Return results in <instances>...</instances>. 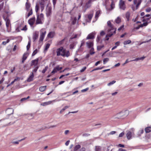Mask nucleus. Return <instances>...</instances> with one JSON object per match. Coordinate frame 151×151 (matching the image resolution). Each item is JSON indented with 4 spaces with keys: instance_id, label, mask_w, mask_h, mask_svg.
I'll use <instances>...</instances> for the list:
<instances>
[{
    "instance_id": "nucleus-1",
    "label": "nucleus",
    "mask_w": 151,
    "mask_h": 151,
    "mask_svg": "<svg viewBox=\"0 0 151 151\" xmlns=\"http://www.w3.org/2000/svg\"><path fill=\"white\" fill-rule=\"evenodd\" d=\"M50 3V0H41L40 1L37 2L36 3L35 6V10L36 12H37L39 9L40 7V8L41 12H42L44 9L45 5L47 4Z\"/></svg>"
},
{
    "instance_id": "nucleus-2",
    "label": "nucleus",
    "mask_w": 151,
    "mask_h": 151,
    "mask_svg": "<svg viewBox=\"0 0 151 151\" xmlns=\"http://www.w3.org/2000/svg\"><path fill=\"white\" fill-rule=\"evenodd\" d=\"M107 24L109 29H108V34L106 35V40H108L109 39L108 37H111L113 33H115L116 28L114 27L113 25L111 24L110 21H108Z\"/></svg>"
},
{
    "instance_id": "nucleus-3",
    "label": "nucleus",
    "mask_w": 151,
    "mask_h": 151,
    "mask_svg": "<svg viewBox=\"0 0 151 151\" xmlns=\"http://www.w3.org/2000/svg\"><path fill=\"white\" fill-rule=\"evenodd\" d=\"M65 50L63 47H61L57 49L56 52L57 55L58 56L61 55L64 57Z\"/></svg>"
},
{
    "instance_id": "nucleus-4",
    "label": "nucleus",
    "mask_w": 151,
    "mask_h": 151,
    "mask_svg": "<svg viewBox=\"0 0 151 151\" xmlns=\"http://www.w3.org/2000/svg\"><path fill=\"white\" fill-rule=\"evenodd\" d=\"M44 19V15L41 13L40 15H37L36 21V24H42V21Z\"/></svg>"
},
{
    "instance_id": "nucleus-5",
    "label": "nucleus",
    "mask_w": 151,
    "mask_h": 151,
    "mask_svg": "<svg viewBox=\"0 0 151 151\" xmlns=\"http://www.w3.org/2000/svg\"><path fill=\"white\" fill-rule=\"evenodd\" d=\"M52 8L50 6V3L48 4L46 6V14L47 17L50 16L52 14Z\"/></svg>"
},
{
    "instance_id": "nucleus-6",
    "label": "nucleus",
    "mask_w": 151,
    "mask_h": 151,
    "mask_svg": "<svg viewBox=\"0 0 151 151\" xmlns=\"http://www.w3.org/2000/svg\"><path fill=\"white\" fill-rule=\"evenodd\" d=\"M3 18L5 21L6 22V26L7 28V31L9 32L10 31V30L9 29L11 27L10 21L8 17L5 18L4 17Z\"/></svg>"
},
{
    "instance_id": "nucleus-7",
    "label": "nucleus",
    "mask_w": 151,
    "mask_h": 151,
    "mask_svg": "<svg viewBox=\"0 0 151 151\" xmlns=\"http://www.w3.org/2000/svg\"><path fill=\"white\" fill-rule=\"evenodd\" d=\"M40 41H42L43 40L46 34V30L44 28H42L40 30Z\"/></svg>"
},
{
    "instance_id": "nucleus-8",
    "label": "nucleus",
    "mask_w": 151,
    "mask_h": 151,
    "mask_svg": "<svg viewBox=\"0 0 151 151\" xmlns=\"http://www.w3.org/2000/svg\"><path fill=\"white\" fill-rule=\"evenodd\" d=\"M119 5V8L120 9L123 10H125L126 7L124 1L123 0H120Z\"/></svg>"
},
{
    "instance_id": "nucleus-9",
    "label": "nucleus",
    "mask_w": 151,
    "mask_h": 151,
    "mask_svg": "<svg viewBox=\"0 0 151 151\" xmlns=\"http://www.w3.org/2000/svg\"><path fill=\"white\" fill-rule=\"evenodd\" d=\"M123 114V112H120L114 115L113 117L115 119H120L122 117Z\"/></svg>"
},
{
    "instance_id": "nucleus-10",
    "label": "nucleus",
    "mask_w": 151,
    "mask_h": 151,
    "mask_svg": "<svg viewBox=\"0 0 151 151\" xmlns=\"http://www.w3.org/2000/svg\"><path fill=\"white\" fill-rule=\"evenodd\" d=\"M38 60L39 59L38 58H37L36 59L32 60L31 65V66L34 65L35 66V67H36V66H38L37 63Z\"/></svg>"
},
{
    "instance_id": "nucleus-11",
    "label": "nucleus",
    "mask_w": 151,
    "mask_h": 151,
    "mask_svg": "<svg viewBox=\"0 0 151 151\" xmlns=\"http://www.w3.org/2000/svg\"><path fill=\"white\" fill-rule=\"evenodd\" d=\"M6 112L8 115H11L13 114L14 110L12 108H9L6 110Z\"/></svg>"
},
{
    "instance_id": "nucleus-12",
    "label": "nucleus",
    "mask_w": 151,
    "mask_h": 151,
    "mask_svg": "<svg viewBox=\"0 0 151 151\" xmlns=\"http://www.w3.org/2000/svg\"><path fill=\"white\" fill-rule=\"evenodd\" d=\"M35 20V17H33L28 20V22L30 25L32 26L34 24Z\"/></svg>"
},
{
    "instance_id": "nucleus-13",
    "label": "nucleus",
    "mask_w": 151,
    "mask_h": 151,
    "mask_svg": "<svg viewBox=\"0 0 151 151\" xmlns=\"http://www.w3.org/2000/svg\"><path fill=\"white\" fill-rule=\"evenodd\" d=\"M34 77V75L33 72H32L29 77L27 80V81L28 82H30L32 81L33 80Z\"/></svg>"
},
{
    "instance_id": "nucleus-14",
    "label": "nucleus",
    "mask_w": 151,
    "mask_h": 151,
    "mask_svg": "<svg viewBox=\"0 0 151 151\" xmlns=\"http://www.w3.org/2000/svg\"><path fill=\"white\" fill-rule=\"evenodd\" d=\"M96 33L95 32H92L89 34L86 37V39H93L94 38V35Z\"/></svg>"
},
{
    "instance_id": "nucleus-15",
    "label": "nucleus",
    "mask_w": 151,
    "mask_h": 151,
    "mask_svg": "<svg viewBox=\"0 0 151 151\" xmlns=\"http://www.w3.org/2000/svg\"><path fill=\"white\" fill-rule=\"evenodd\" d=\"M55 100H54L52 101H49L47 102L42 103L41 104V105L43 106H45L46 105L51 104L52 102H55Z\"/></svg>"
},
{
    "instance_id": "nucleus-16",
    "label": "nucleus",
    "mask_w": 151,
    "mask_h": 151,
    "mask_svg": "<svg viewBox=\"0 0 151 151\" xmlns=\"http://www.w3.org/2000/svg\"><path fill=\"white\" fill-rule=\"evenodd\" d=\"M132 133L130 131H127L126 136L127 139L129 140L131 138Z\"/></svg>"
},
{
    "instance_id": "nucleus-17",
    "label": "nucleus",
    "mask_w": 151,
    "mask_h": 151,
    "mask_svg": "<svg viewBox=\"0 0 151 151\" xmlns=\"http://www.w3.org/2000/svg\"><path fill=\"white\" fill-rule=\"evenodd\" d=\"M55 35V33L54 32H51L47 35V37L50 38H53Z\"/></svg>"
},
{
    "instance_id": "nucleus-18",
    "label": "nucleus",
    "mask_w": 151,
    "mask_h": 151,
    "mask_svg": "<svg viewBox=\"0 0 151 151\" xmlns=\"http://www.w3.org/2000/svg\"><path fill=\"white\" fill-rule=\"evenodd\" d=\"M114 22L116 23L117 24L120 23L121 22V19L120 17H118L115 20Z\"/></svg>"
},
{
    "instance_id": "nucleus-19",
    "label": "nucleus",
    "mask_w": 151,
    "mask_h": 151,
    "mask_svg": "<svg viewBox=\"0 0 151 151\" xmlns=\"http://www.w3.org/2000/svg\"><path fill=\"white\" fill-rule=\"evenodd\" d=\"M86 44L89 48L91 47L93 45V42H86Z\"/></svg>"
},
{
    "instance_id": "nucleus-20",
    "label": "nucleus",
    "mask_w": 151,
    "mask_h": 151,
    "mask_svg": "<svg viewBox=\"0 0 151 151\" xmlns=\"http://www.w3.org/2000/svg\"><path fill=\"white\" fill-rule=\"evenodd\" d=\"M130 14V12L129 11L127 12L125 14L126 17L128 21L129 20V18Z\"/></svg>"
},
{
    "instance_id": "nucleus-21",
    "label": "nucleus",
    "mask_w": 151,
    "mask_h": 151,
    "mask_svg": "<svg viewBox=\"0 0 151 151\" xmlns=\"http://www.w3.org/2000/svg\"><path fill=\"white\" fill-rule=\"evenodd\" d=\"M38 35L35 32L33 36V39L34 41H35L38 38Z\"/></svg>"
},
{
    "instance_id": "nucleus-22",
    "label": "nucleus",
    "mask_w": 151,
    "mask_h": 151,
    "mask_svg": "<svg viewBox=\"0 0 151 151\" xmlns=\"http://www.w3.org/2000/svg\"><path fill=\"white\" fill-rule=\"evenodd\" d=\"M46 86H41L39 88V90L40 91L43 92L46 90Z\"/></svg>"
},
{
    "instance_id": "nucleus-23",
    "label": "nucleus",
    "mask_w": 151,
    "mask_h": 151,
    "mask_svg": "<svg viewBox=\"0 0 151 151\" xmlns=\"http://www.w3.org/2000/svg\"><path fill=\"white\" fill-rule=\"evenodd\" d=\"M81 147V146L80 145H76L74 148V151H77L78 149H80Z\"/></svg>"
},
{
    "instance_id": "nucleus-24",
    "label": "nucleus",
    "mask_w": 151,
    "mask_h": 151,
    "mask_svg": "<svg viewBox=\"0 0 151 151\" xmlns=\"http://www.w3.org/2000/svg\"><path fill=\"white\" fill-rule=\"evenodd\" d=\"M93 16V14H90L88 15V19H89V20H87V22H90L91 21V19Z\"/></svg>"
},
{
    "instance_id": "nucleus-25",
    "label": "nucleus",
    "mask_w": 151,
    "mask_h": 151,
    "mask_svg": "<svg viewBox=\"0 0 151 151\" xmlns=\"http://www.w3.org/2000/svg\"><path fill=\"white\" fill-rule=\"evenodd\" d=\"M30 4L27 3H26V9L28 11L29 10V9H32L30 8Z\"/></svg>"
},
{
    "instance_id": "nucleus-26",
    "label": "nucleus",
    "mask_w": 151,
    "mask_h": 151,
    "mask_svg": "<svg viewBox=\"0 0 151 151\" xmlns=\"http://www.w3.org/2000/svg\"><path fill=\"white\" fill-rule=\"evenodd\" d=\"M101 13V11L100 10H98L96 12L95 17L97 19L99 17V15Z\"/></svg>"
},
{
    "instance_id": "nucleus-27",
    "label": "nucleus",
    "mask_w": 151,
    "mask_h": 151,
    "mask_svg": "<svg viewBox=\"0 0 151 151\" xmlns=\"http://www.w3.org/2000/svg\"><path fill=\"white\" fill-rule=\"evenodd\" d=\"M145 131L146 133H147L150 132L151 131V127H146L145 129Z\"/></svg>"
},
{
    "instance_id": "nucleus-28",
    "label": "nucleus",
    "mask_w": 151,
    "mask_h": 151,
    "mask_svg": "<svg viewBox=\"0 0 151 151\" xmlns=\"http://www.w3.org/2000/svg\"><path fill=\"white\" fill-rule=\"evenodd\" d=\"M70 55V53L69 51H66L65 50V55L64 57L66 56L67 57H68Z\"/></svg>"
},
{
    "instance_id": "nucleus-29",
    "label": "nucleus",
    "mask_w": 151,
    "mask_h": 151,
    "mask_svg": "<svg viewBox=\"0 0 151 151\" xmlns=\"http://www.w3.org/2000/svg\"><path fill=\"white\" fill-rule=\"evenodd\" d=\"M27 58V57L26 56V54H24L22 58V63H23L24 62V61Z\"/></svg>"
},
{
    "instance_id": "nucleus-30",
    "label": "nucleus",
    "mask_w": 151,
    "mask_h": 151,
    "mask_svg": "<svg viewBox=\"0 0 151 151\" xmlns=\"http://www.w3.org/2000/svg\"><path fill=\"white\" fill-rule=\"evenodd\" d=\"M29 13H28L27 16V18L29 16L31 15L32 14V9H29Z\"/></svg>"
},
{
    "instance_id": "nucleus-31",
    "label": "nucleus",
    "mask_w": 151,
    "mask_h": 151,
    "mask_svg": "<svg viewBox=\"0 0 151 151\" xmlns=\"http://www.w3.org/2000/svg\"><path fill=\"white\" fill-rule=\"evenodd\" d=\"M69 106H65V107H64L60 111V113H61L62 112H63L64 110H65L66 109L68 108Z\"/></svg>"
},
{
    "instance_id": "nucleus-32",
    "label": "nucleus",
    "mask_w": 151,
    "mask_h": 151,
    "mask_svg": "<svg viewBox=\"0 0 151 151\" xmlns=\"http://www.w3.org/2000/svg\"><path fill=\"white\" fill-rule=\"evenodd\" d=\"M50 46V44L49 43L47 44L45 46V48L44 49L45 51H46L49 48Z\"/></svg>"
},
{
    "instance_id": "nucleus-33",
    "label": "nucleus",
    "mask_w": 151,
    "mask_h": 151,
    "mask_svg": "<svg viewBox=\"0 0 151 151\" xmlns=\"http://www.w3.org/2000/svg\"><path fill=\"white\" fill-rule=\"evenodd\" d=\"M131 42V41L130 40H128L124 41V44L125 45H127L130 43Z\"/></svg>"
},
{
    "instance_id": "nucleus-34",
    "label": "nucleus",
    "mask_w": 151,
    "mask_h": 151,
    "mask_svg": "<svg viewBox=\"0 0 151 151\" xmlns=\"http://www.w3.org/2000/svg\"><path fill=\"white\" fill-rule=\"evenodd\" d=\"M116 81H112L110 82L109 83H108L107 85L108 86H110L113 85V84H114V83H116Z\"/></svg>"
},
{
    "instance_id": "nucleus-35",
    "label": "nucleus",
    "mask_w": 151,
    "mask_h": 151,
    "mask_svg": "<svg viewBox=\"0 0 151 151\" xmlns=\"http://www.w3.org/2000/svg\"><path fill=\"white\" fill-rule=\"evenodd\" d=\"M141 2H142L141 0H139V1H138V2L137 4L136 5V9H138V6L140 4Z\"/></svg>"
},
{
    "instance_id": "nucleus-36",
    "label": "nucleus",
    "mask_w": 151,
    "mask_h": 151,
    "mask_svg": "<svg viewBox=\"0 0 151 151\" xmlns=\"http://www.w3.org/2000/svg\"><path fill=\"white\" fill-rule=\"evenodd\" d=\"M104 47V45L98 46L97 47V49L99 51L100 50Z\"/></svg>"
},
{
    "instance_id": "nucleus-37",
    "label": "nucleus",
    "mask_w": 151,
    "mask_h": 151,
    "mask_svg": "<svg viewBox=\"0 0 151 151\" xmlns=\"http://www.w3.org/2000/svg\"><path fill=\"white\" fill-rule=\"evenodd\" d=\"M90 53L91 55L95 53L93 48H91L90 51Z\"/></svg>"
},
{
    "instance_id": "nucleus-38",
    "label": "nucleus",
    "mask_w": 151,
    "mask_h": 151,
    "mask_svg": "<svg viewBox=\"0 0 151 151\" xmlns=\"http://www.w3.org/2000/svg\"><path fill=\"white\" fill-rule=\"evenodd\" d=\"M93 0H89L88 1L86 4V6L88 7L89 6L88 5V4H90L93 1Z\"/></svg>"
},
{
    "instance_id": "nucleus-39",
    "label": "nucleus",
    "mask_w": 151,
    "mask_h": 151,
    "mask_svg": "<svg viewBox=\"0 0 151 151\" xmlns=\"http://www.w3.org/2000/svg\"><path fill=\"white\" fill-rule=\"evenodd\" d=\"M109 58H104L103 60V63L104 64H105L106 63L109 61Z\"/></svg>"
},
{
    "instance_id": "nucleus-40",
    "label": "nucleus",
    "mask_w": 151,
    "mask_h": 151,
    "mask_svg": "<svg viewBox=\"0 0 151 151\" xmlns=\"http://www.w3.org/2000/svg\"><path fill=\"white\" fill-rule=\"evenodd\" d=\"M38 68V66H36V67H35V68L33 70L32 72H33H33L36 73L37 71Z\"/></svg>"
},
{
    "instance_id": "nucleus-41",
    "label": "nucleus",
    "mask_w": 151,
    "mask_h": 151,
    "mask_svg": "<svg viewBox=\"0 0 151 151\" xmlns=\"http://www.w3.org/2000/svg\"><path fill=\"white\" fill-rule=\"evenodd\" d=\"M31 41L30 40L28 42V45L27 46V50H28L30 47V45Z\"/></svg>"
},
{
    "instance_id": "nucleus-42",
    "label": "nucleus",
    "mask_w": 151,
    "mask_h": 151,
    "mask_svg": "<svg viewBox=\"0 0 151 151\" xmlns=\"http://www.w3.org/2000/svg\"><path fill=\"white\" fill-rule=\"evenodd\" d=\"M77 19L76 17H74V19L73 20L72 22V24H75L76 23V20Z\"/></svg>"
},
{
    "instance_id": "nucleus-43",
    "label": "nucleus",
    "mask_w": 151,
    "mask_h": 151,
    "mask_svg": "<svg viewBox=\"0 0 151 151\" xmlns=\"http://www.w3.org/2000/svg\"><path fill=\"white\" fill-rule=\"evenodd\" d=\"M124 25H122L120 27H119L118 29V30L119 31H120L121 30H122L123 29V28L124 27Z\"/></svg>"
},
{
    "instance_id": "nucleus-44",
    "label": "nucleus",
    "mask_w": 151,
    "mask_h": 151,
    "mask_svg": "<svg viewBox=\"0 0 151 151\" xmlns=\"http://www.w3.org/2000/svg\"><path fill=\"white\" fill-rule=\"evenodd\" d=\"M48 69V67L47 66H46L45 68L42 71V73H44L45 72H46V71Z\"/></svg>"
},
{
    "instance_id": "nucleus-45",
    "label": "nucleus",
    "mask_w": 151,
    "mask_h": 151,
    "mask_svg": "<svg viewBox=\"0 0 151 151\" xmlns=\"http://www.w3.org/2000/svg\"><path fill=\"white\" fill-rule=\"evenodd\" d=\"M37 52V49H36L32 53V56H34Z\"/></svg>"
},
{
    "instance_id": "nucleus-46",
    "label": "nucleus",
    "mask_w": 151,
    "mask_h": 151,
    "mask_svg": "<svg viewBox=\"0 0 151 151\" xmlns=\"http://www.w3.org/2000/svg\"><path fill=\"white\" fill-rule=\"evenodd\" d=\"M55 68L58 71L61 70L62 69V67H59V66H57Z\"/></svg>"
},
{
    "instance_id": "nucleus-47",
    "label": "nucleus",
    "mask_w": 151,
    "mask_h": 151,
    "mask_svg": "<svg viewBox=\"0 0 151 151\" xmlns=\"http://www.w3.org/2000/svg\"><path fill=\"white\" fill-rule=\"evenodd\" d=\"M109 147H104L103 149V151H107L108 150H109Z\"/></svg>"
},
{
    "instance_id": "nucleus-48",
    "label": "nucleus",
    "mask_w": 151,
    "mask_h": 151,
    "mask_svg": "<svg viewBox=\"0 0 151 151\" xmlns=\"http://www.w3.org/2000/svg\"><path fill=\"white\" fill-rule=\"evenodd\" d=\"M57 71H58L57 70H56V68H55L52 71L51 73L54 74V73H56Z\"/></svg>"
},
{
    "instance_id": "nucleus-49",
    "label": "nucleus",
    "mask_w": 151,
    "mask_h": 151,
    "mask_svg": "<svg viewBox=\"0 0 151 151\" xmlns=\"http://www.w3.org/2000/svg\"><path fill=\"white\" fill-rule=\"evenodd\" d=\"M103 68V67H101V68H97L93 70L92 71H93L96 70L101 69Z\"/></svg>"
},
{
    "instance_id": "nucleus-50",
    "label": "nucleus",
    "mask_w": 151,
    "mask_h": 151,
    "mask_svg": "<svg viewBox=\"0 0 151 151\" xmlns=\"http://www.w3.org/2000/svg\"><path fill=\"white\" fill-rule=\"evenodd\" d=\"M124 132H123L121 133L120 134H119V137H123L124 136Z\"/></svg>"
},
{
    "instance_id": "nucleus-51",
    "label": "nucleus",
    "mask_w": 151,
    "mask_h": 151,
    "mask_svg": "<svg viewBox=\"0 0 151 151\" xmlns=\"http://www.w3.org/2000/svg\"><path fill=\"white\" fill-rule=\"evenodd\" d=\"M29 96H28L27 98H23L21 99V101H24L26 99H29Z\"/></svg>"
},
{
    "instance_id": "nucleus-52",
    "label": "nucleus",
    "mask_w": 151,
    "mask_h": 151,
    "mask_svg": "<svg viewBox=\"0 0 151 151\" xmlns=\"http://www.w3.org/2000/svg\"><path fill=\"white\" fill-rule=\"evenodd\" d=\"M86 67H83L82 69H81L80 70V72H83L84 71V70L86 69Z\"/></svg>"
},
{
    "instance_id": "nucleus-53",
    "label": "nucleus",
    "mask_w": 151,
    "mask_h": 151,
    "mask_svg": "<svg viewBox=\"0 0 151 151\" xmlns=\"http://www.w3.org/2000/svg\"><path fill=\"white\" fill-rule=\"evenodd\" d=\"M151 41V39H150L149 40H148V41H144V42H141L140 43V45H141V44H142L143 43H146V42H150Z\"/></svg>"
},
{
    "instance_id": "nucleus-54",
    "label": "nucleus",
    "mask_w": 151,
    "mask_h": 151,
    "mask_svg": "<svg viewBox=\"0 0 151 151\" xmlns=\"http://www.w3.org/2000/svg\"><path fill=\"white\" fill-rule=\"evenodd\" d=\"M27 29V28L26 26L25 25L24 27L22 29H21V30L26 31Z\"/></svg>"
},
{
    "instance_id": "nucleus-55",
    "label": "nucleus",
    "mask_w": 151,
    "mask_h": 151,
    "mask_svg": "<svg viewBox=\"0 0 151 151\" xmlns=\"http://www.w3.org/2000/svg\"><path fill=\"white\" fill-rule=\"evenodd\" d=\"M19 141H12V143L13 144H19Z\"/></svg>"
},
{
    "instance_id": "nucleus-56",
    "label": "nucleus",
    "mask_w": 151,
    "mask_h": 151,
    "mask_svg": "<svg viewBox=\"0 0 151 151\" xmlns=\"http://www.w3.org/2000/svg\"><path fill=\"white\" fill-rule=\"evenodd\" d=\"M151 11V9L150 7H149L146 9V11L147 12H149Z\"/></svg>"
},
{
    "instance_id": "nucleus-57",
    "label": "nucleus",
    "mask_w": 151,
    "mask_h": 151,
    "mask_svg": "<svg viewBox=\"0 0 151 151\" xmlns=\"http://www.w3.org/2000/svg\"><path fill=\"white\" fill-rule=\"evenodd\" d=\"M4 5V3H2L0 4V11L2 9Z\"/></svg>"
},
{
    "instance_id": "nucleus-58",
    "label": "nucleus",
    "mask_w": 151,
    "mask_h": 151,
    "mask_svg": "<svg viewBox=\"0 0 151 151\" xmlns=\"http://www.w3.org/2000/svg\"><path fill=\"white\" fill-rule=\"evenodd\" d=\"M88 89V88H87L85 89L82 90L81 91L82 92H84L85 91H87Z\"/></svg>"
},
{
    "instance_id": "nucleus-59",
    "label": "nucleus",
    "mask_w": 151,
    "mask_h": 151,
    "mask_svg": "<svg viewBox=\"0 0 151 151\" xmlns=\"http://www.w3.org/2000/svg\"><path fill=\"white\" fill-rule=\"evenodd\" d=\"M17 46L16 45H14V48L13 49V51H15L17 49Z\"/></svg>"
},
{
    "instance_id": "nucleus-60",
    "label": "nucleus",
    "mask_w": 151,
    "mask_h": 151,
    "mask_svg": "<svg viewBox=\"0 0 151 151\" xmlns=\"http://www.w3.org/2000/svg\"><path fill=\"white\" fill-rule=\"evenodd\" d=\"M105 34V32L103 31H101L100 33V35L101 36L103 35H104Z\"/></svg>"
},
{
    "instance_id": "nucleus-61",
    "label": "nucleus",
    "mask_w": 151,
    "mask_h": 151,
    "mask_svg": "<svg viewBox=\"0 0 151 151\" xmlns=\"http://www.w3.org/2000/svg\"><path fill=\"white\" fill-rule=\"evenodd\" d=\"M69 130H66L65 131V135H67L69 133Z\"/></svg>"
},
{
    "instance_id": "nucleus-62",
    "label": "nucleus",
    "mask_w": 151,
    "mask_h": 151,
    "mask_svg": "<svg viewBox=\"0 0 151 151\" xmlns=\"http://www.w3.org/2000/svg\"><path fill=\"white\" fill-rule=\"evenodd\" d=\"M20 78L19 77H17L14 80V81L15 82L17 81H18L19 80Z\"/></svg>"
},
{
    "instance_id": "nucleus-63",
    "label": "nucleus",
    "mask_w": 151,
    "mask_h": 151,
    "mask_svg": "<svg viewBox=\"0 0 151 151\" xmlns=\"http://www.w3.org/2000/svg\"><path fill=\"white\" fill-rule=\"evenodd\" d=\"M70 142V140H68L65 143V145H66V146H68V145L69 143V142Z\"/></svg>"
},
{
    "instance_id": "nucleus-64",
    "label": "nucleus",
    "mask_w": 151,
    "mask_h": 151,
    "mask_svg": "<svg viewBox=\"0 0 151 151\" xmlns=\"http://www.w3.org/2000/svg\"><path fill=\"white\" fill-rule=\"evenodd\" d=\"M86 150V149L84 147L82 148L80 150H79L80 151H85Z\"/></svg>"
}]
</instances>
